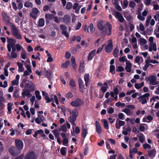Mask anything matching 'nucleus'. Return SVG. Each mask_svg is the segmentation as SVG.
Listing matches in <instances>:
<instances>
[{"label": "nucleus", "instance_id": "obj_2", "mask_svg": "<svg viewBox=\"0 0 159 159\" xmlns=\"http://www.w3.org/2000/svg\"><path fill=\"white\" fill-rule=\"evenodd\" d=\"M8 44L7 48L8 50H16L15 43H16V40L13 39L7 38Z\"/></svg>", "mask_w": 159, "mask_h": 159}, {"label": "nucleus", "instance_id": "obj_53", "mask_svg": "<svg viewBox=\"0 0 159 159\" xmlns=\"http://www.w3.org/2000/svg\"><path fill=\"white\" fill-rule=\"evenodd\" d=\"M142 135H140L139 137V139L140 142L141 143H143L144 140V135L143 134H141Z\"/></svg>", "mask_w": 159, "mask_h": 159}, {"label": "nucleus", "instance_id": "obj_3", "mask_svg": "<svg viewBox=\"0 0 159 159\" xmlns=\"http://www.w3.org/2000/svg\"><path fill=\"white\" fill-rule=\"evenodd\" d=\"M149 93H146L140 96L138 98L139 102H141L142 104H144L147 102V100L148 99V97L150 96Z\"/></svg>", "mask_w": 159, "mask_h": 159}, {"label": "nucleus", "instance_id": "obj_6", "mask_svg": "<svg viewBox=\"0 0 159 159\" xmlns=\"http://www.w3.org/2000/svg\"><path fill=\"white\" fill-rule=\"evenodd\" d=\"M11 31L12 34L18 39H21L22 38L21 35L19 33L18 30L16 27L13 25H12Z\"/></svg>", "mask_w": 159, "mask_h": 159}, {"label": "nucleus", "instance_id": "obj_41", "mask_svg": "<svg viewBox=\"0 0 159 159\" xmlns=\"http://www.w3.org/2000/svg\"><path fill=\"white\" fill-rule=\"evenodd\" d=\"M70 61L69 60L66 61L65 63L61 64V67L64 68H67L70 64Z\"/></svg>", "mask_w": 159, "mask_h": 159}, {"label": "nucleus", "instance_id": "obj_37", "mask_svg": "<svg viewBox=\"0 0 159 159\" xmlns=\"http://www.w3.org/2000/svg\"><path fill=\"white\" fill-rule=\"evenodd\" d=\"M149 50H157L156 43H150Z\"/></svg>", "mask_w": 159, "mask_h": 159}, {"label": "nucleus", "instance_id": "obj_52", "mask_svg": "<svg viewBox=\"0 0 159 159\" xmlns=\"http://www.w3.org/2000/svg\"><path fill=\"white\" fill-rule=\"evenodd\" d=\"M16 50H12V52H11V56L12 57L14 58H16L17 57V54L15 52V51Z\"/></svg>", "mask_w": 159, "mask_h": 159}, {"label": "nucleus", "instance_id": "obj_58", "mask_svg": "<svg viewBox=\"0 0 159 159\" xmlns=\"http://www.w3.org/2000/svg\"><path fill=\"white\" fill-rule=\"evenodd\" d=\"M70 84L72 87H74L75 86V82L73 79H71L70 82Z\"/></svg>", "mask_w": 159, "mask_h": 159}, {"label": "nucleus", "instance_id": "obj_16", "mask_svg": "<svg viewBox=\"0 0 159 159\" xmlns=\"http://www.w3.org/2000/svg\"><path fill=\"white\" fill-rule=\"evenodd\" d=\"M79 90L81 93L83 92V88L84 87V83L82 79L79 78L78 80Z\"/></svg>", "mask_w": 159, "mask_h": 159}, {"label": "nucleus", "instance_id": "obj_39", "mask_svg": "<svg viewBox=\"0 0 159 159\" xmlns=\"http://www.w3.org/2000/svg\"><path fill=\"white\" fill-rule=\"evenodd\" d=\"M66 150L67 148L66 147H62L60 150V152L61 154L63 156L66 155Z\"/></svg>", "mask_w": 159, "mask_h": 159}, {"label": "nucleus", "instance_id": "obj_30", "mask_svg": "<svg viewBox=\"0 0 159 159\" xmlns=\"http://www.w3.org/2000/svg\"><path fill=\"white\" fill-rule=\"evenodd\" d=\"M45 24L44 20L43 18H40L39 21L38 26L39 27L43 26Z\"/></svg>", "mask_w": 159, "mask_h": 159}, {"label": "nucleus", "instance_id": "obj_35", "mask_svg": "<svg viewBox=\"0 0 159 159\" xmlns=\"http://www.w3.org/2000/svg\"><path fill=\"white\" fill-rule=\"evenodd\" d=\"M87 134V129L84 128H82V137H83L84 139L85 138Z\"/></svg>", "mask_w": 159, "mask_h": 159}, {"label": "nucleus", "instance_id": "obj_54", "mask_svg": "<svg viewBox=\"0 0 159 159\" xmlns=\"http://www.w3.org/2000/svg\"><path fill=\"white\" fill-rule=\"evenodd\" d=\"M66 97L67 98H71L73 97V95L71 93L69 92L66 94Z\"/></svg>", "mask_w": 159, "mask_h": 159}, {"label": "nucleus", "instance_id": "obj_20", "mask_svg": "<svg viewBox=\"0 0 159 159\" xmlns=\"http://www.w3.org/2000/svg\"><path fill=\"white\" fill-rule=\"evenodd\" d=\"M126 66L125 69L128 72H130L131 71L132 64L131 63L127 62L126 63Z\"/></svg>", "mask_w": 159, "mask_h": 159}, {"label": "nucleus", "instance_id": "obj_42", "mask_svg": "<svg viewBox=\"0 0 159 159\" xmlns=\"http://www.w3.org/2000/svg\"><path fill=\"white\" fill-rule=\"evenodd\" d=\"M19 91L17 89H15L13 93V96L15 98H20V96L19 95Z\"/></svg>", "mask_w": 159, "mask_h": 159}, {"label": "nucleus", "instance_id": "obj_28", "mask_svg": "<svg viewBox=\"0 0 159 159\" xmlns=\"http://www.w3.org/2000/svg\"><path fill=\"white\" fill-rule=\"evenodd\" d=\"M2 15L3 17L6 21L7 22H9L10 19L7 14L5 12H3L2 14Z\"/></svg>", "mask_w": 159, "mask_h": 159}, {"label": "nucleus", "instance_id": "obj_24", "mask_svg": "<svg viewBox=\"0 0 159 159\" xmlns=\"http://www.w3.org/2000/svg\"><path fill=\"white\" fill-rule=\"evenodd\" d=\"M81 7L80 6H79V4L77 3H74L73 7V9L75 10V11L76 13H78L79 12Z\"/></svg>", "mask_w": 159, "mask_h": 159}, {"label": "nucleus", "instance_id": "obj_15", "mask_svg": "<svg viewBox=\"0 0 159 159\" xmlns=\"http://www.w3.org/2000/svg\"><path fill=\"white\" fill-rule=\"evenodd\" d=\"M96 130V132L98 134H101L102 133V130L99 122L96 121L95 122Z\"/></svg>", "mask_w": 159, "mask_h": 159}, {"label": "nucleus", "instance_id": "obj_44", "mask_svg": "<svg viewBox=\"0 0 159 159\" xmlns=\"http://www.w3.org/2000/svg\"><path fill=\"white\" fill-rule=\"evenodd\" d=\"M53 132L56 138L59 137V134L57 129H55L53 130Z\"/></svg>", "mask_w": 159, "mask_h": 159}, {"label": "nucleus", "instance_id": "obj_23", "mask_svg": "<svg viewBox=\"0 0 159 159\" xmlns=\"http://www.w3.org/2000/svg\"><path fill=\"white\" fill-rule=\"evenodd\" d=\"M115 14L116 16L118 18L120 22H123L124 19L121 14L117 11L116 12Z\"/></svg>", "mask_w": 159, "mask_h": 159}, {"label": "nucleus", "instance_id": "obj_21", "mask_svg": "<svg viewBox=\"0 0 159 159\" xmlns=\"http://www.w3.org/2000/svg\"><path fill=\"white\" fill-rule=\"evenodd\" d=\"M89 75V74H86L84 75V80L85 82V85L87 87L90 81Z\"/></svg>", "mask_w": 159, "mask_h": 159}, {"label": "nucleus", "instance_id": "obj_1", "mask_svg": "<svg viewBox=\"0 0 159 159\" xmlns=\"http://www.w3.org/2000/svg\"><path fill=\"white\" fill-rule=\"evenodd\" d=\"M103 22L102 21L100 22L97 24V26L98 29L102 31V33H106L107 30V26L108 27V31L109 33H107V35H109L111 34V30L112 26L109 23L107 22L105 25H103L102 24Z\"/></svg>", "mask_w": 159, "mask_h": 159}, {"label": "nucleus", "instance_id": "obj_61", "mask_svg": "<svg viewBox=\"0 0 159 159\" xmlns=\"http://www.w3.org/2000/svg\"><path fill=\"white\" fill-rule=\"evenodd\" d=\"M114 111L112 107H110L107 111V112L110 114H111L114 112Z\"/></svg>", "mask_w": 159, "mask_h": 159}, {"label": "nucleus", "instance_id": "obj_49", "mask_svg": "<svg viewBox=\"0 0 159 159\" xmlns=\"http://www.w3.org/2000/svg\"><path fill=\"white\" fill-rule=\"evenodd\" d=\"M143 147L144 149H146L147 148L151 149V147L150 145L149 144L146 143H144L143 145Z\"/></svg>", "mask_w": 159, "mask_h": 159}, {"label": "nucleus", "instance_id": "obj_40", "mask_svg": "<svg viewBox=\"0 0 159 159\" xmlns=\"http://www.w3.org/2000/svg\"><path fill=\"white\" fill-rule=\"evenodd\" d=\"M103 123V125L104 128L106 129H109V127L107 121L106 119H104Z\"/></svg>", "mask_w": 159, "mask_h": 159}, {"label": "nucleus", "instance_id": "obj_18", "mask_svg": "<svg viewBox=\"0 0 159 159\" xmlns=\"http://www.w3.org/2000/svg\"><path fill=\"white\" fill-rule=\"evenodd\" d=\"M117 120L118 119H117L116 121V123L115 124V127L116 129H120V126H123L125 125V123L124 121L119 120L118 124L117 123Z\"/></svg>", "mask_w": 159, "mask_h": 159}, {"label": "nucleus", "instance_id": "obj_48", "mask_svg": "<svg viewBox=\"0 0 159 159\" xmlns=\"http://www.w3.org/2000/svg\"><path fill=\"white\" fill-rule=\"evenodd\" d=\"M38 117H39V115H38ZM43 120L41 119V118H39V117H37L35 119V122L38 124H40L41 122L43 121Z\"/></svg>", "mask_w": 159, "mask_h": 159}, {"label": "nucleus", "instance_id": "obj_13", "mask_svg": "<svg viewBox=\"0 0 159 159\" xmlns=\"http://www.w3.org/2000/svg\"><path fill=\"white\" fill-rule=\"evenodd\" d=\"M39 12V11L37 8L32 9V11L30 14V16L34 19H36L37 15Z\"/></svg>", "mask_w": 159, "mask_h": 159}, {"label": "nucleus", "instance_id": "obj_9", "mask_svg": "<svg viewBox=\"0 0 159 159\" xmlns=\"http://www.w3.org/2000/svg\"><path fill=\"white\" fill-rule=\"evenodd\" d=\"M60 29L62 30L61 34L66 37H69V34L67 32V27L64 25H60Z\"/></svg>", "mask_w": 159, "mask_h": 159}, {"label": "nucleus", "instance_id": "obj_46", "mask_svg": "<svg viewBox=\"0 0 159 159\" xmlns=\"http://www.w3.org/2000/svg\"><path fill=\"white\" fill-rule=\"evenodd\" d=\"M122 111L124 112L128 116L130 115V111L128 108L124 109Z\"/></svg>", "mask_w": 159, "mask_h": 159}, {"label": "nucleus", "instance_id": "obj_63", "mask_svg": "<svg viewBox=\"0 0 159 159\" xmlns=\"http://www.w3.org/2000/svg\"><path fill=\"white\" fill-rule=\"evenodd\" d=\"M107 88H108V87L102 86L101 89L102 93H105L107 91Z\"/></svg>", "mask_w": 159, "mask_h": 159}, {"label": "nucleus", "instance_id": "obj_45", "mask_svg": "<svg viewBox=\"0 0 159 159\" xmlns=\"http://www.w3.org/2000/svg\"><path fill=\"white\" fill-rule=\"evenodd\" d=\"M151 18L152 17L151 16H148L147 17L146 22V26L148 27L149 26V23L151 19Z\"/></svg>", "mask_w": 159, "mask_h": 159}, {"label": "nucleus", "instance_id": "obj_11", "mask_svg": "<svg viewBox=\"0 0 159 159\" xmlns=\"http://www.w3.org/2000/svg\"><path fill=\"white\" fill-rule=\"evenodd\" d=\"M23 91L21 93L22 98H24L25 96L30 97L32 96L30 92H33L32 91L29 90L28 89H23Z\"/></svg>", "mask_w": 159, "mask_h": 159}, {"label": "nucleus", "instance_id": "obj_50", "mask_svg": "<svg viewBox=\"0 0 159 159\" xmlns=\"http://www.w3.org/2000/svg\"><path fill=\"white\" fill-rule=\"evenodd\" d=\"M68 140L67 138L63 139V145L65 146H67L68 145Z\"/></svg>", "mask_w": 159, "mask_h": 159}, {"label": "nucleus", "instance_id": "obj_17", "mask_svg": "<svg viewBox=\"0 0 159 159\" xmlns=\"http://www.w3.org/2000/svg\"><path fill=\"white\" fill-rule=\"evenodd\" d=\"M148 156L151 159L153 158L155 156L156 151L155 149H153L148 151Z\"/></svg>", "mask_w": 159, "mask_h": 159}, {"label": "nucleus", "instance_id": "obj_59", "mask_svg": "<svg viewBox=\"0 0 159 159\" xmlns=\"http://www.w3.org/2000/svg\"><path fill=\"white\" fill-rule=\"evenodd\" d=\"M129 6L131 7H134L135 6V3L134 1H131L129 3Z\"/></svg>", "mask_w": 159, "mask_h": 159}, {"label": "nucleus", "instance_id": "obj_14", "mask_svg": "<svg viewBox=\"0 0 159 159\" xmlns=\"http://www.w3.org/2000/svg\"><path fill=\"white\" fill-rule=\"evenodd\" d=\"M145 80L146 81H148L150 82V84H152L154 83L156 80L157 79L155 76L151 75L149 76L148 77H146L145 78Z\"/></svg>", "mask_w": 159, "mask_h": 159}, {"label": "nucleus", "instance_id": "obj_10", "mask_svg": "<svg viewBox=\"0 0 159 159\" xmlns=\"http://www.w3.org/2000/svg\"><path fill=\"white\" fill-rule=\"evenodd\" d=\"M9 152L12 155L16 156L20 153V152L15 147H11L9 148Z\"/></svg>", "mask_w": 159, "mask_h": 159}, {"label": "nucleus", "instance_id": "obj_26", "mask_svg": "<svg viewBox=\"0 0 159 159\" xmlns=\"http://www.w3.org/2000/svg\"><path fill=\"white\" fill-rule=\"evenodd\" d=\"M18 67L19 68V70H18V71L19 72H22L24 71V68L23 66V64L22 63L19 62H18L17 63Z\"/></svg>", "mask_w": 159, "mask_h": 159}, {"label": "nucleus", "instance_id": "obj_56", "mask_svg": "<svg viewBox=\"0 0 159 159\" xmlns=\"http://www.w3.org/2000/svg\"><path fill=\"white\" fill-rule=\"evenodd\" d=\"M128 2L126 0H125L123 2V9L125 8L128 6Z\"/></svg>", "mask_w": 159, "mask_h": 159}, {"label": "nucleus", "instance_id": "obj_19", "mask_svg": "<svg viewBox=\"0 0 159 159\" xmlns=\"http://www.w3.org/2000/svg\"><path fill=\"white\" fill-rule=\"evenodd\" d=\"M94 30L95 29L93 24L92 23L90 24L87 30V32L89 34H91L93 33Z\"/></svg>", "mask_w": 159, "mask_h": 159}, {"label": "nucleus", "instance_id": "obj_62", "mask_svg": "<svg viewBox=\"0 0 159 159\" xmlns=\"http://www.w3.org/2000/svg\"><path fill=\"white\" fill-rule=\"evenodd\" d=\"M11 84L13 85H18L19 84V81L18 80H14L12 81Z\"/></svg>", "mask_w": 159, "mask_h": 159}, {"label": "nucleus", "instance_id": "obj_57", "mask_svg": "<svg viewBox=\"0 0 159 159\" xmlns=\"http://www.w3.org/2000/svg\"><path fill=\"white\" fill-rule=\"evenodd\" d=\"M124 115L123 113H120L118 115V118L121 120H124Z\"/></svg>", "mask_w": 159, "mask_h": 159}, {"label": "nucleus", "instance_id": "obj_47", "mask_svg": "<svg viewBox=\"0 0 159 159\" xmlns=\"http://www.w3.org/2000/svg\"><path fill=\"white\" fill-rule=\"evenodd\" d=\"M84 61H83L82 63L81 62L80 63L79 69V72H81L83 71L84 69Z\"/></svg>", "mask_w": 159, "mask_h": 159}, {"label": "nucleus", "instance_id": "obj_25", "mask_svg": "<svg viewBox=\"0 0 159 159\" xmlns=\"http://www.w3.org/2000/svg\"><path fill=\"white\" fill-rule=\"evenodd\" d=\"M95 52L96 50H92L89 53L88 56V60L90 61L93 58L95 55Z\"/></svg>", "mask_w": 159, "mask_h": 159}, {"label": "nucleus", "instance_id": "obj_51", "mask_svg": "<svg viewBox=\"0 0 159 159\" xmlns=\"http://www.w3.org/2000/svg\"><path fill=\"white\" fill-rule=\"evenodd\" d=\"M72 4L71 3L68 2L66 6V8L67 9H70L72 8Z\"/></svg>", "mask_w": 159, "mask_h": 159}, {"label": "nucleus", "instance_id": "obj_36", "mask_svg": "<svg viewBox=\"0 0 159 159\" xmlns=\"http://www.w3.org/2000/svg\"><path fill=\"white\" fill-rule=\"evenodd\" d=\"M13 104L12 103L9 102L7 104V110L9 114L11 112V110L12 109V107Z\"/></svg>", "mask_w": 159, "mask_h": 159}, {"label": "nucleus", "instance_id": "obj_12", "mask_svg": "<svg viewBox=\"0 0 159 159\" xmlns=\"http://www.w3.org/2000/svg\"><path fill=\"white\" fill-rule=\"evenodd\" d=\"M35 87L34 84L32 81H30L29 83H26L25 86V88H28L29 90L32 91L35 90Z\"/></svg>", "mask_w": 159, "mask_h": 159}, {"label": "nucleus", "instance_id": "obj_43", "mask_svg": "<svg viewBox=\"0 0 159 159\" xmlns=\"http://www.w3.org/2000/svg\"><path fill=\"white\" fill-rule=\"evenodd\" d=\"M116 71L117 72H122L125 70L124 67L120 66H116Z\"/></svg>", "mask_w": 159, "mask_h": 159}, {"label": "nucleus", "instance_id": "obj_8", "mask_svg": "<svg viewBox=\"0 0 159 159\" xmlns=\"http://www.w3.org/2000/svg\"><path fill=\"white\" fill-rule=\"evenodd\" d=\"M36 155L33 151H29L27 152L24 157V159H36Z\"/></svg>", "mask_w": 159, "mask_h": 159}, {"label": "nucleus", "instance_id": "obj_32", "mask_svg": "<svg viewBox=\"0 0 159 159\" xmlns=\"http://www.w3.org/2000/svg\"><path fill=\"white\" fill-rule=\"evenodd\" d=\"M115 69V66L114 65H111L110 66V71L109 72L111 73L112 74L114 75L115 74V72L114 70Z\"/></svg>", "mask_w": 159, "mask_h": 159}, {"label": "nucleus", "instance_id": "obj_64", "mask_svg": "<svg viewBox=\"0 0 159 159\" xmlns=\"http://www.w3.org/2000/svg\"><path fill=\"white\" fill-rule=\"evenodd\" d=\"M51 75V73L50 71L47 70L46 71V76L47 78H49Z\"/></svg>", "mask_w": 159, "mask_h": 159}, {"label": "nucleus", "instance_id": "obj_4", "mask_svg": "<svg viewBox=\"0 0 159 159\" xmlns=\"http://www.w3.org/2000/svg\"><path fill=\"white\" fill-rule=\"evenodd\" d=\"M16 148L20 152L23 149L24 145L23 141L19 139H16L15 140Z\"/></svg>", "mask_w": 159, "mask_h": 159}, {"label": "nucleus", "instance_id": "obj_38", "mask_svg": "<svg viewBox=\"0 0 159 159\" xmlns=\"http://www.w3.org/2000/svg\"><path fill=\"white\" fill-rule=\"evenodd\" d=\"M141 10H139L138 12L139 13V15L137 16L138 18L141 21H143L145 20V18L143 16H142L141 15V13L139 12H140Z\"/></svg>", "mask_w": 159, "mask_h": 159}, {"label": "nucleus", "instance_id": "obj_29", "mask_svg": "<svg viewBox=\"0 0 159 159\" xmlns=\"http://www.w3.org/2000/svg\"><path fill=\"white\" fill-rule=\"evenodd\" d=\"M113 47L112 43L111 41H109L108 42V45L105 47L106 50H111Z\"/></svg>", "mask_w": 159, "mask_h": 159}, {"label": "nucleus", "instance_id": "obj_33", "mask_svg": "<svg viewBox=\"0 0 159 159\" xmlns=\"http://www.w3.org/2000/svg\"><path fill=\"white\" fill-rule=\"evenodd\" d=\"M35 94L36 98L39 100H40L42 98L41 96L40 95V92L38 90H36L35 91Z\"/></svg>", "mask_w": 159, "mask_h": 159}, {"label": "nucleus", "instance_id": "obj_55", "mask_svg": "<svg viewBox=\"0 0 159 159\" xmlns=\"http://www.w3.org/2000/svg\"><path fill=\"white\" fill-rule=\"evenodd\" d=\"M139 42L143 44H146L147 43V40L143 38H140L139 39Z\"/></svg>", "mask_w": 159, "mask_h": 159}, {"label": "nucleus", "instance_id": "obj_7", "mask_svg": "<svg viewBox=\"0 0 159 159\" xmlns=\"http://www.w3.org/2000/svg\"><path fill=\"white\" fill-rule=\"evenodd\" d=\"M72 115L69 116L68 119V120L70 122L76 121L78 113L76 109L72 111Z\"/></svg>", "mask_w": 159, "mask_h": 159}, {"label": "nucleus", "instance_id": "obj_5", "mask_svg": "<svg viewBox=\"0 0 159 159\" xmlns=\"http://www.w3.org/2000/svg\"><path fill=\"white\" fill-rule=\"evenodd\" d=\"M84 104L83 102L79 98H77L76 100L72 101L70 105L73 107H77L82 105Z\"/></svg>", "mask_w": 159, "mask_h": 159}, {"label": "nucleus", "instance_id": "obj_31", "mask_svg": "<svg viewBox=\"0 0 159 159\" xmlns=\"http://www.w3.org/2000/svg\"><path fill=\"white\" fill-rule=\"evenodd\" d=\"M45 17L46 19V20H51L53 19L54 17V16L52 14H46L45 15Z\"/></svg>", "mask_w": 159, "mask_h": 159}, {"label": "nucleus", "instance_id": "obj_60", "mask_svg": "<svg viewBox=\"0 0 159 159\" xmlns=\"http://www.w3.org/2000/svg\"><path fill=\"white\" fill-rule=\"evenodd\" d=\"M126 107L128 108L133 110L135 108V106L133 105H128L126 106Z\"/></svg>", "mask_w": 159, "mask_h": 159}, {"label": "nucleus", "instance_id": "obj_27", "mask_svg": "<svg viewBox=\"0 0 159 159\" xmlns=\"http://www.w3.org/2000/svg\"><path fill=\"white\" fill-rule=\"evenodd\" d=\"M59 131H62L64 133H66L67 131L66 125L64 124L63 125L60 126V128L59 129Z\"/></svg>", "mask_w": 159, "mask_h": 159}, {"label": "nucleus", "instance_id": "obj_34", "mask_svg": "<svg viewBox=\"0 0 159 159\" xmlns=\"http://www.w3.org/2000/svg\"><path fill=\"white\" fill-rule=\"evenodd\" d=\"M24 6L26 7H32L33 6L32 3L29 1L25 2Z\"/></svg>", "mask_w": 159, "mask_h": 159}, {"label": "nucleus", "instance_id": "obj_22", "mask_svg": "<svg viewBox=\"0 0 159 159\" xmlns=\"http://www.w3.org/2000/svg\"><path fill=\"white\" fill-rule=\"evenodd\" d=\"M63 21L65 23L68 24L69 23L70 21V17L69 15H66L63 18Z\"/></svg>", "mask_w": 159, "mask_h": 159}]
</instances>
